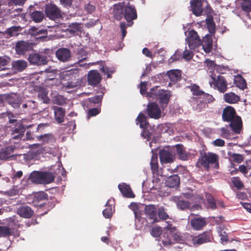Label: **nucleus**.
Segmentation results:
<instances>
[{"label":"nucleus","mask_w":251,"mask_h":251,"mask_svg":"<svg viewBox=\"0 0 251 251\" xmlns=\"http://www.w3.org/2000/svg\"><path fill=\"white\" fill-rule=\"evenodd\" d=\"M207 148L204 147L202 150L199 151L200 157L196 163V166L203 167L206 170H209L210 167L214 169L219 168V156L212 152H206Z\"/></svg>","instance_id":"obj_1"},{"label":"nucleus","mask_w":251,"mask_h":251,"mask_svg":"<svg viewBox=\"0 0 251 251\" xmlns=\"http://www.w3.org/2000/svg\"><path fill=\"white\" fill-rule=\"evenodd\" d=\"M159 86L153 87L148 93L149 98L158 99L162 107H166L171 97L170 92L159 89Z\"/></svg>","instance_id":"obj_2"},{"label":"nucleus","mask_w":251,"mask_h":251,"mask_svg":"<svg viewBox=\"0 0 251 251\" xmlns=\"http://www.w3.org/2000/svg\"><path fill=\"white\" fill-rule=\"evenodd\" d=\"M211 234L209 232H204L197 236L187 234V245L197 246L210 242Z\"/></svg>","instance_id":"obj_3"},{"label":"nucleus","mask_w":251,"mask_h":251,"mask_svg":"<svg viewBox=\"0 0 251 251\" xmlns=\"http://www.w3.org/2000/svg\"><path fill=\"white\" fill-rule=\"evenodd\" d=\"M32 178L39 184H49L54 180L52 173L46 172H36L31 175Z\"/></svg>","instance_id":"obj_4"},{"label":"nucleus","mask_w":251,"mask_h":251,"mask_svg":"<svg viewBox=\"0 0 251 251\" xmlns=\"http://www.w3.org/2000/svg\"><path fill=\"white\" fill-rule=\"evenodd\" d=\"M211 77L212 79V81L209 82L211 86L213 85V88L218 90L221 93H224L226 91L227 83L223 76L221 75L216 76L215 74H212Z\"/></svg>","instance_id":"obj_5"},{"label":"nucleus","mask_w":251,"mask_h":251,"mask_svg":"<svg viewBox=\"0 0 251 251\" xmlns=\"http://www.w3.org/2000/svg\"><path fill=\"white\" fill-rule=\"evenodd\" d=\"M190 6L193 14L197 17L203 15L204 11L205 14L210 13V12L211 7L209 5H206L204 8H203L201 0H191L190 1Z\"/></svg>","instance_id":"obj_6"},{"label":"nucleus","mask_w":251,"mask_h":251,"mask_svg":"<svg viewBox=\"0 0 251 251\" xmlns=\"http://www.w3.org/2000/svg\"><path fill=\"white\" fill-rule=\"evenodd\" d=\"M45 13L48 18L54 21L62 17L59 8L54 4H47L45 6Z\"/></svg>","instance_id":"obj_7"},{"label":"nucleus","mask_w":251,"mask_h":251,"mask_svg":"<svg viewBox=\"0 0 251 251\" xmlns=\"http://www.w3.org/2000/svg\"><path fill=\"white\" fill-rule=\"evenodd\" d=\"M186 41L190 50H195L202 44L201 40L197 32L194 29L188 32Z\"/></svg>","instance_id":"obj_8"},{"label":"nucleus","mask_w":251,"mask_h":251,"mask_svg":"<svg viewBox=\"0 0 251 251\" xmlns=\"http://www.w3.org/2000/svg\"><path fill=\"white\" fill-rule=\"evenodd\" d=\"M176 152L174 148H165L159 152V157L162 164L173 162L175 159Z\"/></svg>","instance_id":"obj_9"},{"label":"nucleus","mask_w":251,"mask_h":251,"mask_svg":"<svg viewBox=\"0 0 251 251\" xmlns=\"http://www.w3.org/2000/svg\"><path fill=\"white\" fill-rule=\"evenodd\" d=\"M28 60L31 65L37 66L47 64L49 59L47 55L39 53L30 54Z\"/></svg>","instance_id":"obj_10"},{"label":"nucleus","mask_w":251,"mask_h":251,"mask_svg":"<svg viewBox=\"0 0 251 251\" xmlns=\"http://www.w3.org/2000/svg\"><path fill=\"white\" fill-rule=\"evenodd\" d=\"M146 111L147 115L151 118L158 119L161 116V111L159 105L154 102L148 103Z\"/></svg>","instance_id":"obj_11"},{"label":"nucleus","mask_w":251,"mask_h":251,"mask_svg":"<svg viewBox=\"0 0 251 251\" xmlns=\"http://www.w3.org/2000/svg\"><path fill=\"white\" fill-rule=\"evenodd\" d=\"M144 213L151 223H155L159 222V219L158 218L157 214V210L154 205L149 204L146 205L144 209Z\"/></svg>","instance_id":"obj_12"},{"label":"nucleus","mask_w":251,"mask_h":251,"mask_svg":"<svg viewBox=\"0 0 251 251\" xmlns=\"http://www.w3.org/2000/svg\"><path fill=\"white\" fill-rule=\"evenodd\" d=\"M164 232L163 235V238L162 240V243L164 246H168V243L166 242L168 240L172 239V238H175V234L173 233L176 232V227L171 224H168V225L164 227Z\"/></svg>","instance_id":"obj_13"},{"label":"nucleus","mask_w":251,"mask_h":251,"mask_svg":"<svg viewBox=\"0 0 251 251\" xmlns=\"http://www.w3.org/2000/svg\"><path fill=\"white\" fill-rule=\"evenodd\" d=\"M164 232L163 235V238L162 240V243L164 246H168V243L166 242L168 240L172 239V238H175V234L173 233L176 232V227L171 224H168V225L164 227Z\"/></svg>","instance_id":"obj_14"},{"label":"nucleus","mask_w":251,"mask_h":251,"mask_svg":"<svg viewBox=\"0 0 251 251\" xmlns=\"http://www.w3.org/2000/svg\"><path fill=\"white\" fill-rule=\"evenodd\" d=\"M124 8V18L126 21L131 24H128V26H130L133 24L132 21L135 20L137 18L136 10L133 5H129L125 6Z\"/></svg>","instance_id":"obj_15"},{"label":"nucleus","mask_w":251,"mask_h":251,"mask_svg":"<svg viewBox=\"0 0 251 251\" xmlns=\"http://www.w3.org/2000/svg\"><path fill=\"white\" fill-rule=\"evenodd\" d=\"M55 55L60 61L66 62L70 60L72 53L70 49L66 48H61L56 51Z\"/></svg>","instance_id":"obj_16"},{"label":"nucleus","mask_w":251,"mask_h":251,"mask_svg":"<svg viewBox=\"0 0 251 251\" xmlns=\"http://www.w3.org/2000/svg\"><path fill=\"white\" fill-rule=\"evenodd\" d=\"M173 233L175 234V238H172V239L168 240L167 241H166L168 243V246H171L175 243L186 244L187 245V234H189L188 233L182 235L177 228L176 232H175V233L173 232Z\"/></svg>","instance_id":"obj_17"},{"label":"nucleus","mask_w":251,"mask_h":251,"mask_svg":"<svg viewBox=\"0 0 251 251\" xmlns=\"http://www.w3.org/2000/svg\"><path fill=\"white\" fill-rule=\"evenodd\" d=\"M101 80V77L97 70H91L88 72L87 80L89 85L96 86Z\"/></svg>","instance_id":"obj_18"},{"label":"nucleus","mask_w":251,"mask_h":251,"mask_svg":"<svg viewBox=\"0 0 251 251\" xmlns=\"http://www.w3.org/2000/svg\"><path fill=\"white\" fill-rule=\"evenodd\" d=\"M235 109L231 106L226 107L222 113V119L224 122H229L236 117Z\"/></svg>","instance_id":"obj_19"},{"label":"nucleus","mask_w":251,"mask_h":251,"mask_svg":"<svg viewBox=\"0 0 251 251\" xmlns=\"http://www.w3.org/2000/svg\"><path fill=\"white\" fill-rule=\"evenodd\" d=\"M25 131V126L20 123H17L13 128L11 133L12 138L14 139H20L23 136Z\"/></svg>","instance_id":"obj_20"},{"label":"nucleus","mask_w":251,"mask_h":251,"mask_svg":"<svg viewBox=\"0 0 251 251\" xmlns=\"http://www.w3.org/2000/svg\"><path fill=\"white\" fill-rule=\"evenodd\" d=\"M68 74L72 75L74 79L70 81H68L65 83V86L68 88H74L79 85L80 81L79 79V74L77 70H70L68 72Z\"/></svg>","instance_id":"obj_21"},{"label":"nucleus","mask_w":251,"mask_h":251,"mask_svg":"<svg viewBox=\"0 0 251 251\" xmlns=\"http://www.w3.org/2000/svg\"><path fill=\"white\" fill-rule=\"evenodd\" d=\"M206 224L205 219L202 217H195L190 221L192 227L196 230H201Z\"/></svg>","instance_id":"obj_22"},{"label":"nucleus","mask_w":251,"mask_h":251,"mask_svg":"<svg viewBox=\"0 0 251 251\" xmlns=\"http://www.w3.org/2000/svg\"><path fill=\"white\" fill-rule=\"evenodd\" d=\"M22 28L20 26H12L7 28L4 32H0L2 35L6 38L18 36Z\"/></svg>","instance_id":"obj_23"},{"label":"nucleus","mask_w":251,"mask_h":251,"mask_svg":"<svg viewBox=\"0 0 251 251\" xmlns=\"http://www.w3.org/2000/svg\"><path fill=\"white\" fill-rule=\"evenodd\" d=\"M29 33L31 35L35 36L36 39L41 40L47 38L48 34L47 29H39L35 26L30 27Z\"/></svg>","instance_id":"obj_24"},{"label":"nucleus","mask_w":251,"mask_h":251,"mask_svg":"<svg viewBox=\"0 0 251 251\" xmlns=\"http://www.w3.org/2000/svg\"><path fill=\"white\" fill-rule=\"evenodd\" d=\"M48 199V195L43 191H40L36 193L33 196L32 202L36 206H39L41 207L43 203H41L44 201Z\"/></svg>","instance_id":"obj_25"},{"label":"nucleus","mask_w":251,"mask_h":251,"mask_svg":"<svg viewBox=\"0 0 251 251\" xmlns=\"http://www.w3.org/2000/svg\"><path fill=\"white\" fill-rule=\"evenodd\" d=\"M15 148L12 146L7 147L0 151V159L7 160L14 156Z\"/></svg>","instance_id":"obj_26"},{"label":"nucleus","mask_w":251,"mask_h":251,"mask_svg":"<svg viewBox=\"0 0 251 251\" xmlns=\"http://www.w3.org/2000/svg\"><path fill=\"white\" fill-rule=\"evenodd\" d=\"M229 122V126L231 128L232 130L235 133L239 134L242 127L241 118L239 116H236L235 119Z\"/></svg>","instance_id":"obj_27"},{"label":"nucleus","mask_w":251,"mask_h":251,"mask_svg":"<svg viewBox=\"0 0 251 251\" xmlns=\"http://www.w3.org/2000/svg\"><path fill=\"white\" fill-rule=\"evenodd\" d=\"M33 211L27 205H22L17 210V213L21 217L30 218L33 214Z\"/></svg>","instance_id":"obj_28"},{"label":"nucleus","mask_w":251,"mask_h":251,"mask_svg":"<svg viewBox=\"0 0 251 251\" xmlns=\"http://www.w3.org/2000/svg\"><path fill=\"white\" fill-rule=\"evenodd\" d=\"M175 148L179 159L186 161L188 160L189 153L186 151V148L182 144H176Z\"/></svg>","instance_id":"obj_29"},{"label":"nucleus","mask_w":251,"mask_h":251,"mask_svg":"<svg viewBox=\"0 0 251 251\" xmlns=\"http://www.w3.org/2000/svg\"><path fill=\"white\" fill-rule=\"evenodd\" d=\"M213 41L211 36L210 35L207 34L203 38L202 41V45L203 50L206 53L211 52L212 48Z\"/></svg>","instance_id":"obj_30"},{"label":"nucleus","mask_w":251,"mask_h":251,"mask_svg":"<svg viewBox=\"0 0 251 251\" xmlns=\"http://www.w3.org/2000/svg\"><path fill=\"white\" fill-rule=\"evenodd\" d=\"M118 188L122 195L126 198H134L135 195L133 193L130 186L126 183H123L118 185Z\"/></svg>","instance_id":"obj_31"},{"label":"nucleus","mask_w":251,"mask_h":251,"mask_svg":"<svg viewBox=\"0 0 251 251\" xmlns=\"http://www.w3.org/2000/svg\"><path fill=\"white\" fill-rule=\"evenodd\" d=\"M167 75L173 83L179 81L181 78V72L179 70H172L167 72Z\"/></svg>","instance_id":"obj_32"},{"label":"nucleus","mask_w":251,"mask_h":251,"mask_svg":"<svg viewBox=\"0 0 251 251\" xmlns=\"http://www.w3.org/2000/svg\"><path fill=\"white\" fill-rule=\"evenodd\" d=\"M55 120L58 123L63 122L65 115V110L61 107L54 106L53 107Z\"/></svg>","instance_id":"obj_33"},{"label":"nucleus","mask_w":251,"mask_h":251,"mask_svg":"<svg viewBox=\"0 0 251 251\" xmlns=\"http://www.w3.org/2000/svg\"><path fill=\"white\" fill-rule=\"evenodd\" d=\"M8 103L14 108H18L21 104V100L16 94H11L7 97Z\"/></svg>","instance_id":"obj_34"},{"label":"nucleus","mask_w":251,"mask_h":251,"mask_svg":"<svg viewBox=\"0 0 251 251\" xmlns=\"http://www.w3.org/2000/svg\"><path fill=\"white\" fill-rule=\"evenodd\" d=\"M166 185L170 188L178 186L180 183V178L177 175L170 176L166 180Z\"/></svg>","instance_id":"obj_35"},{"label":"nucleus","mask_w":251,"mask_h":251,"mask_svg":"<svg viewBox=\"0 0 251 251\" xmlns=\"http://www.w3.org/2000/svg\"><path fill=\"white\" fill-rule=\"evenodd\" d=\"M224 99L227 103H236L240 100V97L233 92H229L224 95Z\"/></svg>","instance_id":"obj_36"},{"label":"nucleus","mask_w":251,"mask_h":251,"mask_svg":"<svg viewBox=\"0 0 251 251\" xmlns=\"http://www.w3.org/2000/svg\"><path fill=\"white\" fill-rule=\"evenodd\" d=\"M48 91L46 88L40 87L38 90V98L44 103H49L50 100L48 96Z\"/></svg>","instance_id":"obj_37"},{"label":"nucleus","mask_w":251,"mask_h":251,"mask_svg":"<svg viewBox=\"0 0 251 251\" xmlns=\"http://www.w3.org/2000/svg\"><path fill=\"white\" fill-rule=\"evenodd\" d=\"M36 138L38 141H42L44 144L54 143L56 140L55 137L51 133L37 136Z\"/></svg>","instance_id":"obj_38"},{"label":"nucleus","mask_w":251,"mask_h":251,"mask_svg":"<svg viewBox=\"0 0 251 251\" xmlns=\"http://www.w3.org/2000/svg\"><path fill=\"white\" fill-rule=\"evenodd\" d=\"M27 63L25 60H19L13 61L12 63V67L13 69L18 72L24 71L27 67Z\"/></svg>","instance_id":"obj_39"},{"label":"nucleus","mask_w":251,"mask_h":251,"mask_svg":"<svg viewBox=\"0 0 251 251\" xmlns=\"http://www.w3.org/2000/svg\"><path fill=\"white\" fill-rule=\"evenodd\" d=\"M136 121L137 124L140 125V127L142 129L148 128L150 126L149 122L147 121V117L143 113H140L137 116Z\"/></svg>","instance_id":"obj_40"},{"label":"nucleus","mask_w":251,"mask_h":251,"mask_svg":"<svg viewBox=\"0 0 251 251\" xmlns=\"http://www.w3.org/2000/svg\"><path fill=\"white\" fill-rule=\"evenodd\" d=\"M113 13L114 19L120 21L124 16V8L120 5H116L114 6Z\"/></svg>","instance_id":"obj_41"},{"label":"nucleus","mask_w":251,"mask_h":251,"mask_svg":"<svg viewBox=\"0 0 251 251\" xmlns=\"http://www.w3.org/2000/svg\"><path fill=\"white\" fill-rule=\"evenodd\" d=\"M28 43L23 41H18L16 45V51L18 54H24L28 50Z\"/></svg>","instance_id":"obj_42"},{"label":"nucleus","mask_w":251,"mask_h":251,"mask_svg":"<svg viewBox=\"0 0 251 251\" xmlns=\"http://www.w3.org/2000/svg\"><path fill=\"white\" fill-rule=\"evenodd\" d=\"M176 203L177 209L181 211L190 209L191 205L190 201L181 200L180 198H178L176 201Z\"/></svg>","instance_id":"obj_43"},{"label":"nucleus","mask_w":251,"mask_h":251,"mask_svg":"<svg viewBox=\"0 0 251 251\" xmlns=\"http://www.w3.org/2000/svg\"><path fill=\"white\" fill-rule=\"evenodd\" d=\"M45 17V15L42 11H34L31 13V19L35 23L41 22Z\"/></svg>","instance_id":"obj_44"},{"label":"nucleus","mask_w":251,"mask_h":251,"mask_svg":"<svg viewBox=\"0 0 251 251\" xmlns=\"http://www.w3.org/2000/svg\"><path fill=\"white\" fill-rule=\"evenodd\" d=\"M205 22L209 32L211 34L214 33L215 32V24L213 21V18L212 16H207L205 19Z\"/></svg>","instance_id":"obj_45"},{"label":"nucleus","mask_w":251,"mask_h":251,"mask_svg":"<svg viewBox=\"0 0 251 251\" xmlns=\"http://www.w3.org/2000/svg\"><path fill=\"white\" fill-rule=\"evenodd\" d=\"M157 154H153L150 165L151 171L153 174H157L158 172V163Z\"/></svg>","instance_id":"obj_46"},{"label":"nucleus","mask_w":251,"mask_h":251,"mask_svg":"<svg viewBox=\"0 0 251 251\" xmlns=\"http://www.w3.org/2000/svg\"><path fill=\"white\" fill-rule=\"evenodd\" d=\"M234 83L237 87L244 90L247 87V83L245 79L241 75H238L235 77Z\"/></svg>","instance_id":"obj_47"},{"label":"nucleus","mask_w":251,"mask_h":251,"mask_svg":"<svg viewBox=\"0 0 251 251\" xmlns=\"http://www.w3.org/2000/svg\"><path fill=\"white\" fill-rule=\"evenodd\" d=\"M76 54L78 56V58L79 59V61H78V63L79 64L80 66H83V64H80L81 62L86 60L87 57V51H85L83 49L81 48L78 50Z\"/></svg>","instance_id":"obj_48"},{"label":"nucleus","mask_w":251,"mask_h":251,"mask_svg":"<svg viewBox=\"0 0 251 251\" xmlns=\"http://www.w3.org/2000/svg\"><path fill=\"white\" fill-rule=\"evenodd\" d=\"M96 7L95 1L91 0L84 4V9L88 13L91 14L95 11Z\"/></svg>","instance_id":"obj_49"},{"label":"nucleus","mask_w":251,"mask_h":251,"mask_svg":"<svg viewBox=\"0 0 251 251\" xmlns=\"http://www.w3.org/2000/svg\"><path fill=\"white\" fill-rule=\"evenodd\" d=\"M13 231L8 226H0V237H9L12 235Z\"/></svg>","instance_id":"obj_50"},{"label":"nucleus","mask_w":251,"mask_h":251,"mask_svg":"<svg viewBox=\"0 0 251 251\" xmlns=\"http://www.w3.org/2000/svg\"><path fill=\"white\" fill-rule=\"evenodd\" d=\"M241 7L246 12L251 11V0H240Z\"/></svg>","instance_id":"obj_51"},{"label":"nucleus","mask_w":251,"mask_h":251,"mask_svg":"<svg viewBox=\"0 0 251 251\" xmlns=\"http://www.w3.org/2000/svg\"><path fill=\"white\" fill-rule=\"evenodd\" d=\"M157 214L158 216L159 219L163 221L166 220L169 217V215L167 214L164 207L158 208Z\"/></svg>","instance_id":"obj_52"},{"label":"nucleus","mask_w":251,"mask_h":251,"mask_svg":"<svg viewBox=\"0 0 251 251\" xmlns=\"http://www.w3.org/2000/svg\"><path fill=\"white\" fill-rule=\"evenodd\" d=\"M109 200L106 203V208L103 210L102 214L105 218H110L112 216V209L111 205L109 204Z\"/></svg>","instance_id":"obj_53"},{"label":"nucleus","mask_w":251,"mask_h":251,"mask_svg":"<svg viewBox=\"0 0 251 251\" xmlns=\"http://www.w3.org/2000/svg\"><path fill=\"white\" fill-rule=\"evenodd\" d=\"M190 88L191 91L194 96H197L201 97L202 96L204 92L200 90V87L197 84H193L189 87Z\"/></svg>","instance_id":"obj_54"},{"label":"nucleus","mask_w":251,"mask_h":251,"mask_svg":"<svg viewBox=\"0 0 251 251\" xmlns=\"http://www.w3.org/2000/svg\"><path fill=\"white\" fill-rule=\"evenodd\" d=\"M200 98L202 99L203 103H201V105H204L205 103L211 102L214 100V98L212 95L205 93L204 92L202 96H201Z\"/></svg>","instance_id":"obj_55"},{"label":"nucleus","mask_w":251,"mask_h":251,"mask_svg":"<svg viewBox=\"0 0 251 251\" xmlns=\"http://www.w3.org/2000/svg\"><path fill=\"white\" fill-rule=\"evenodd\" d=\"M103 93L101 92L100 95H96L93 97L88 98L89 102L90 103L98 104L101 102L103 98Z\"/></svg>","instance_id":"obj_56"},{"label":"nucleus","mask_w":251,"mask_h":251,"mask_svg":"<svg viewBox=\"0 0 251 251\" xmlns=\"http://www.w3.org/2000/svg\"><path fill=\"white\" fill-rule=\"evenodd\" d=\"M206 199L209 207L212 209H216L217 205L215 199L210 194L206 195Z\"/></svg>","instance_id":"obj_57"},{"label":"nucleus","mask_w":251,"mask_h":251,"mask_svg":"<svg viewBox=\"0 0 251 251\" xmlns=\"http://www.w3.org/2000/svg\"><path fill=\"white\" fill-rule=\"evenodd\" d=\"M162 233V230L160 226H155L152 227L151 230V234L154 237H158Z\"/></svg>","instance_id":"obj_58"},{"label":"nucleus","mask_w":251,"mask_h":251,"mask_svg":"<svg viewBox=\"0 0 251 251\" xmlns=\"http://www.w3.org/2000/svg\"><path fill=\"white\" fill-rule=\"evenodd\" d=\"M250 169H251V166L247 164V161L246 162V165H240L238 168L239 172L242 173L245 176H247L248 171Z\"/></svg>","instance_id":"obj_59"},{"label":"nucleus","mask_w":251,"mask_h":251,"mask_svg":"<svg viewBox=\"0 0 251 251\" xmlns=\"http://www.w3.org/2000/svg\"><path fill=\"white\" fill-rule=\"evenodd\" d=\"M70 32L75 33L81 30L80 24L77 23H73L69 25Z\"/></svg>","instance_id":"obj_60"},{"label":"nucleus","mask_w":251,"mask_h":251,"mask_svg":"<svg viewBox=\"0 0 251 251\" xmlns=\"http://www.w3.org/2000/svg\"><path fill=\"white\" fill-rule=\"evenodd\" d=\"M130 208L133 211L135 218L139 220L141 216L140 215L138 205L136 203H132L130 204Z\"/></svg>","instance_id":"obj_61"},{"label":"nucleus","mask_w":251,"mask_h":251,"mask_svg":"<svg viewBox=\"0 0 251 251\" xmlns=\"http://www.w3.org/2000/svg\"><path fill=\"white\" fill-rule=\"evenodd\" d=\"M232 182L237 189H241L244 187V184L238 177H233L232 178Z\"/></svg>","instance_id":"obj_62"},{"label":"nucleus","mask_w":251,"mask_h":251,"mask_svg":"<svg viewBox=\"0 0 251 251\" xmlns=\"http://www.w3.org/2000/svg\"><path fill=\"white\" fill-rule=\"evenodd\" d=\"M181 59H183L182 52L181 50H177L176 51L175 53L171 57L170 60H172V61H171V62H172Z\"/></svg>","instance_id":"obj_63"},{"label":"nucleus","mask_w":251,"mask_h":251,"mask_svg":"<svg viewBox=\"0 0 251 251\" xmlns=\"http://www.w3.org/2000/svg\"><path fill=\"white\" fill-rule=\"evenodd\" d=\"M5 118H7L8 122L10 124H15L17 123L16 117L11 112H7L3 114Z\"/></svg>","instance_id":"obj_64"}]
</instances>
